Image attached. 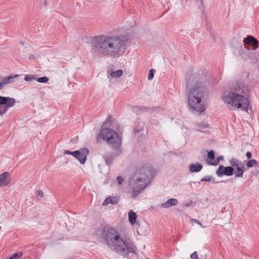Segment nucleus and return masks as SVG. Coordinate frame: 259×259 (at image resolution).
Returning a JSON list of instances; mask_svg holds the SVG:
<instances>
[{
    "mask_svg": "<svg viewBox=\"0 0 259 259\" xmlns=\"http://www.w3.org/2000/svg\"><path fill=\"white\" fill-rule=\"evenodd\" d=\"M49 80L48 77L46 76H43L39 77L37 79V81L40 83H46Z\"/></svg>",
    "mask_w": 259,
    "mask_h": 259,
    "instance_id": "c756f323",
    "label": "nucleus"
},
{
    "mask_svg": "<svg viewBox=\"0 0 259 259\" xmlns=\"http://www.w3.org/2000/svg\"><path fill=\"white\" fill-rule=\"evenodd\" d=\"M128 35H100L91 40V46L96 49H124L130 47L128 40L134 34L132 29L127 30Z\"/></svg>",
    "mask_w": 259,
    "mask_h": 259,
    "instance_id": "39448f33",
    "label": "nucleus"
},
{
    "mask_svg": "<svg viewBox=\"0 0 259 259\" xmlns=\"http://www.w3.org/2000/svg\"><path fill=\"white\" fill-rule=\"evenodd\" d=\"M9 174L7 172H4L0 175V186L8 185L10 182L8 178Z\"/></svg>",
    "mask_w": 259,
    "mask_h": 259,
    "instance_id": "a211bd4d",
    "label": "nucleus"
},
{
    "mask_svg": "<svg viewBox=\"0 0 259 259\" xmlns=\"http://www.w3.org/2000/svg\"><path fill=\"white\" fill-rule=\"evenodd\" d=\"M64 153L65 154H70V155H72L74 157H75V155H77L78 154H77V150L76 151H70L69 150H65V151H64Z\"/></svg>",
    "mask_w": 259,
    "mask_h": 259,
    "instance_id": "7c9ffc66",
    "label": "nucleus"
},
{
    "mask_svg": "<svg viewBox=\"0 0 259 259\" xmlns=\"http://www.w3.org/2000/svg\"><path fill=\"white\" fill-rule=\"evenodd\" d=\"M37 194H38V195H39L40 197H44V193L42 191H41V190L38 191Z\"/></svg>",
    "mask_w": 259,
    "mask_h": 259,
    "instance_id": "ea45409f",
    "label": "nucleus"
},
{
    "mask_svg": "<svg viewBox=\"0 0 259 259\" xmlns=\"http://www.w3.org/2000/svg\"><path fill=\"white\" fill-rule=\"evenodd\" d=\"M107 73L111 76L112 78H118L120 77L122 74L123 71L121 69H119L116 71H110L109 70L108 71Z\"/></svg>",
    "mask_w": 259,
    "mask_h": 259,
    "instance_id": "aec40b11",
    "label": "nucleus"
},
{
    "mask_svg": "<svg viewBox=\"0 0 259 259\" xmlns=\"http://www.w3.org/2000/svg\"><path fill=\"white\" fill-rule=\"evenodd\" d=\"M15 103L14 98L0 96V115L5 114L8 109L14 106Z\"/></svg>",
    "mask_w": 259,
    "mask_h": 259,
    "instance_id": "1a4fd4ad",
    "label": "nucleus"
},
{
    "mask_svg": "<svg viewBox=\"0 0 259 259\" xmlns=\"http://www.w3.org/2000/svg\"><path fill=\"white\" fill-rule=\"evenodd\" d=\"M99 136L106 141L110 146H116L122 145L121 137L113 130L110 128H102Z\"/></svg>",
    "mask_w": 259,
    "mask_h": 259,
    "instance_id": "423d86ee",
    "label": "nucleus"
},
{
    "mask_svg": "<svg viewBox=\"0 0 259 259\" xmlns=\"http://www.w3.org/2000/svg\"><path fill=\"white\" fill-rule=\"evenodd\" d=\"M101 239L109 248L124 257L130 253L137 255L138 249L134 242L130 239H123L117 231L111 227L104 228Z\"/></svg>",
    "mask_w": 259,
    "mask_h": 259,
    "instance_id": "f257e3e1",
    "label": "nucleus"
},
{
    "mask_svg": "<svg viewBox=\"0 0 259 259\" xmlns=\"http://www.w3.org/2000/svg\"><path fill=\"white\" fill-rule=\"evenodd\" d=\"M223 158H224L223 156H219L217 158V159H215L214 160H213V161L207 162L211 165H217L220 163V160H222Z\"/></svg>",
    "mask_w": 259,
    "mask_h": 259,
    "instance_id": "393cba45",
    "label": "nucleus"
},
{
    "mask_svg": "<svg viewBox=\"0 0 259 259\" xmlns=\"http://www.w3.org/2000/svg\"><path fill=\"white\" fill-rule=\"evenodd\" d=\"M255 50H236L234 54L245 60H250L252 63H255L259 60V55H256Z\"/></svg>",
    "mask_w": 259,
    "mask_h": 259,
    "instance_id": "0eeeda50",
    "label": "nucleus"
},
{
    "mask_svg": "<svg viewBox=\"0 0 259 259\" xmlns=\"http://www.w3.org/2000/svg\"><path fill=\"white\" fill-rule=\"evenodd\" d=\"M153 76H154V73H153V70L152 69H150L149 71V72H148V79L149 80L152 79L153 78Z\"/></svg>",
    "mask_w": 259,
    "mask_h": 259,
    "instance_id": "72a5a7b5",
    "label": "nucleus"
},
{
    "mask_svg": "<svg viewBox=\"0 0 259 259\" xmlns=\"http://www.w3.org/2000/svg\"><path fill=\"white\" fill-rule=\"evenodd\" d=\"M246 157L248 158V159H250L251 157V153L250 152L248 151L246 153Z\"/></svg>",
    "mask_w": 259,
    "mask_h": 259,
    "instance_id": "58836bf2",
    "label": "nucleus"
},
{
    "mask_svg": "<svg viewBox=\"0 0 259 259\" xmlns=\"http://www.w3.org/2000/svg\"><path fill=\"white\" fill-rule=\"evenodd\" d=\"M35 78L33 76H31V75H25V76L24 77V80L25 81H32L33 80H35Z\"/></svg>",
    "mask_w": 259,
    "mask_h": 259,
    "instance_id": "2f4dec72",
    "label": "nucleus"
},
{
    "mask_svg": "<svg viewBox=\"0 0 259 259\" xmlns=\"http://www.w3.org/2000/svg\"><path fill=\"white\" fill-rule=\"evenodd\" d=\"M119 196H109L104 201L102 205L105 206L109 204H116L119 202Z\"/></svg>",
    "mask_w": 259,
    "mask_h": 259,
    "instance_id": "dca6fc26",
    "label": "nucleus"
},
{
    "mask_svg": "<svg viewBox=\"0 0 259 259\" xmlns=\"http://www.w3.org/2000/svg\"><path fill=\"white\" fill-rule=\"evenodd\" d=\"M212 180H213V177L210 176H205L201 179V181L210 182Z\"/></svg>",
    "mask_w": 259,
    "mask_h": 259,
    "instance_id": "473e14b6",
    "label": "nucleus"
},
{
    "mask_svg": "<svg viewBox=\"0 0 259 259\" xmlns=\"http://www.w3.org/2000/svg\"><path fill=\"white\" fill-rule=\"evenodd\" d=\"M191 259H198V254L196 251H194L191 254Z\"/></svg>",
    "mask_w": 259,
    "mask_h": 259,
    "instance_id": "f704fd0d",
    "label": "nucleus"
},
{
    "mask_svg": "<svg viewBox=\"0 0 259 259\" xmlns=\"http://www.w3.org/2000/svg\"><path fill=\"white\" fill-rule=\"evenodd\" d=\"M128 220L130 223L132 225H134L136 223L137 216L135 212H134L132 210H131L128 212Z\"/></svg>",
    "mask_w": 259,
    "mask_h": 259,
    "instance_id": "412c9836",
    "label": "nucleus"
},
{
    "mask_svg": "<svg viewBox=\"0 0 259 259\" xmlns=\"http://www.w3.org/2000/svg\"><path fill=\"white\" fill-rule=\"evenodd\" d=\"M207 158L209 159L208 161H213V160H215V155L213 151L211 150L208 152Z\"/></svg>",
    "mask_w": 259,
    "mask_h": 259,
    "instance_id": "cd10ccee",
    "label": "nucleus"
},
{
    "mask_svg": "<svg viewBox=\"0 0 259 259\" xmlns=\"http://www.w3.org/2000/svg\"><path fill=\"white\" fill-rule=\"evenodd\" d=\"M117 180L118 181V183L119 185H121L123 182V179H122V177H121V176H118L117 178Z\"/></svg>",
    "mask_w": 259,
    "mask_h": 259,
    "instance_id": "e433bc0d",
    "label": "nucleus"
},
{
    "mask_svg": "<svg viewBox=\"0 0 259 259\" xmlns=\"http://www.w3.org/2000/svg\"><path fill=\"white\" fill-rule=\"evenodd\" d=\"M110 147L114 151V152L105 154L103 156V158L106 162V163L108 165H111L115 158L119 156L122 153V150L121 148V145Z\"/></svg>",
    "mask_w": 259,
    "mask_h": 259,
    "instance_id": "6e6552de",
    "label": "nucleus"
},
{
    "mask_svg": "<svg viewBox=\"0 0 259 259\" xmlns=\"http://www.w3.org/2000/svg\"><path fill=\"white\" fill-rule=\"evenodd\" d=\"M258 164V162L255 159H251L247 161L246 166L248 168H250L253 166H256Z\"/></svg>",
    "mask_w": 259,
    "mask_h": 259,
    "instance_id": "a878e982",
    "label": "nucleus"
},
{
    "mask_svg": "<svg viewBox=\"0 0 259 259\" xmlns=\"http://www.w3.org/2000/svg\"><path fill=\"white\" fill-rule=\"evenodd\" d=\"M77 155L75 156L81 164H84L87 160V157L89 153V150L87 148H82L80 150H77Z\"/></svg>",
    "mask_w": 259,
    "mask_h": 259,
    "instance_id": "f8f14e48",
    "label": "nucleus"
},
{
    "mask_svg": "<svg viewBox=\"0 0 259 259\" xmlns=\"http://www.w3.org/2000/svg\"><path fill=\"white\" fill-rule=\"evenodd\" d=\"M243 42L244 46H251L253 49H257L259 47V41L252 35H247L244 38Z\"/></svg>",
    "mask_w": 259,
    "mask_h": 259,
    "instance_id": "9b49d317",
    "label": "nucleus"
},
{
    "mask_svg": "<svg viewBox=\"0 0 259 259\" xmlns=\"http://www.w3.org/2000/svg\"><path fill=\"white\" fill-rule=\"evenodd\" d=\"M234 172V168L232 166H228L224 167L223 165H220L216 171V175L218 177H222L224 175L227 176H232Z\"/></svg>",
    "mask_w": 259,
    "mask_h": 259,
    "instance_id": "9d476101",
    "label": "nucleus"
},
{
    "mask_svg": "<svg viewBox=\"0 0 259 259\" xmlns=\"http://www.w3.org/2000/svg\"><path fill=\"white\" fill-rule=\"evenodd\" d=\"M149 231V225L146 222L139 224L137 229V233L141 235H146Z\"/></svg>",
    "mask_w": 259,
    "mask_h": 259,
    "instance_id": "4468645a",
    "label": "nucleus"
},
{
    "mask_svg": "<svg viewBox=\"0 0 259 259\" xmlns=\"http://www.w3.org/2000/svg\"><path fill=\"white\" fill-rule=\"evenodd\" d=\"M195 128L199 132L206 133L209 130L210 127L208 122L202 121L197 122L195 124Z\"/></svg>",
    "mask_w": 259,
    "mask_h": 259,
    "instance_id": "2eb2a0df",
    "label": "nucleus"
},
{
    "mask_svg": "<svg viewBox=\"0 0 259 259\" xmlns=\"http://www.w3.org/2000/svg\"><path fill=\"white\" fill-rule=\"evenodd\" d=\"M196 1L199 9L201 10L202 15H204V9L201 7L203 6V0H196Z\"/></svg>",
    "mask_w": 259,
    "mask_h": 259,
    "instance_id": "c85d7f7f",
    "label": "nucleus"
},
{
    "mask_svg": "<svg viewBox=\"0 0 259 259\" xmlns=\"http://www.w3.org/2000/svg\"><path fill=\"white\" fill-rule=\"evenodd\" d=\"M155 171L150 165L139 167L130 181L128 194L131 198L138 197L153 180Z\"/></svg>",
    "mask_w": 259,
    "mask_h": 259,
    "instance_id": "7ed1b4c3",
    "label": "nucleus"
},
{
    "mask_svg": "<svg viewBox=\"0 0 259 259\" xmlns=\"http://www.w3.org/2000/svg\"><path fill=\"white\" fill-rule=\"evenodd\" d=\"M191 202H192V201H191L190 202H189V203H186V204H185V206H190L191 205Z\"/></svg>",
    "mask_w": 259,
    "mask_h": 259,
    "instance_id": "a19ab883",
    "label": "nucleus"
},
{
    "mask_svg": "<svg viewBox=\"0 0 259 259\" xmlns=\"http://www.w3.org/2000/svg\"><path fill=\"white\" fill-rule=\"evenodd\" d=\"M193 221L197 223L198 225H200L202 228H204V227L202 226V224L198 220L194 219Z\"/></svg>",
    "mask_w": 259,
    "mask_h": 259,
    "instance_id": "4c0bfd02",
    "label": "nucleus"
},
{
    "mask_svg": "<svg viewBox=\"0 0 259 259\" xmlns=\"http://www.w3.org/2000/svg\"><path fill=\"white\" fill-rule=\"evenodd\" d=\"M26 43V42L25 41H21L20 42V44H22L24 46V44Z\"/></svg>",
    "mask_w": 259,
    "mask_h": 259,
    "instance_id": "79ce46f5",
    "label": "nucleus"
},
{
    "mask_svg": "<svg viewBox=\"0 0 259 259\" xmlns=\"http://www.w3.org/2000/svg\"><path fill=\"white\" fill-rule=\"evenodd\" d=\"M18 76V75L8 77L0 76V90H2L7 84L13 82L14 78Z\"/></svg>",
    "mask_w": 259,
    "mask_h": 259,
    "instance_id": "ddd939ff",
    "label": "nucleus"
},
{
    "mask_svg": "<svg viewBox=\"0 0 259 259\" xmlns=\"http://www.w3.org/2000/svg\"><path fill=\"white\" fill-rule=\"evenodd\" d=\"M249 89L244 83H239L229 91L226 92L222 99L229 109L231 110H238L248 112L251 108L248 100Z\"/></svg>",
    "mask_w": 259,
    "mask_h": 259,
    "instance_id": "f03ea898",
    "label": "nucleus"
},
{
    "mask_svg": "<svg viewBox=\"0 0 259 259\" xmlns=\"http://www.w3.org/2000/svg\"><path fill=\"white\" fill-rule=\"evenodd\" d=\"M202 165L199 163H192L189 165V170L191 173L198 172L202 169Z\"/></svg>",
    "mask_w": 259,
    "mask_h": 259,
    "instance_id": "6ab92c4d",
    "label": "nucleus"
},
{
    "mask_svg": "<svg viewBox=\"0 0 259 259\" xmlns=\"http://www.w3.org/2000/svg\"><path fill=\"white\" fill-rule=\"evenodd\" d=\"M234 174L235 175V177L242 178L243 176L244 169L242 167L237 166V167H236V170L235 171Z\"/></svg>",
    "mask_w": 259,
    "mask_h": 259,
    "instance_id": "5701e85b",
    "label": "nucleus"
},
{
    "mask_svg": "<svg viewBox=\"0 0 259 259\" xmlns=\"http://www.w3.org/2000/svg\"><path fill=\"white\" fill-rule=\"evenodd\" d=\"M39 57V55H30L29 57V59H35L36 58H38Z\"/></svg>",
    "mask_w": 259,
    "mask_h": 259,
    "instance_id": "c9c22d12",
    "label": "nucleus"
},
{
    "mask_svg": "<svg viewBox=\"0 0 259 259\" xmlns=\"http://www.w3.org/2000/svg\"><path fill=\"white\" fill-rule=\"evenodd\" d=\"M198 78V75L196 73L189 72L186 75L187 90L190 85L193 82H195V87L188 91V100L191 108L197 112H202L205 109L202 103V100L207 95V92L205 86L203 83L197 81Z\"/></svg>",
    "mask_w": 259,
    "mask_h": 259,
    "instance_id": "20e7f679",
    "label": "nucleus"
},
{
    "mask_svg": "<svg viewBox=\"0 0 259 259\" xmlns=\"http://www.w3.org/2000/svg\"><path fill=\"white\" fill-rule=\"evenodd\" d=\"M111 52L110 56L114 58L119 57L124 52L123 50H112Z\"/></svg>",
    "mask_w": 259,
    "mask_h": 259,
    "instance_id": "4be33fe9",
    "label": "nucleus"
},
{
    "mask_svg": "<svg viewBox=\"0 0 259 259\" xmlns=\"http://www.w3.org/2000/svg\"><path fill=\"white\" fill-rule=\"evenodd\" d=\"M178 204V201L175 198H170L168 199L166 202L162 203L160 205V207L163 208H168L171 206H176Z\"/></svg>",
    "mask_w": 259,
    "mask_h": 259,
    "instance_id": "f3484780",
    "label": "nucleus"
},
{
    "mask_svg": "<svg viewBox=\"0 0 259 259\" xmlns=\"http://www.w3.org/2000/svg\"><path fill=\"white\" fill-rule=\"evenodd\" d=\"M230 164L231 165V166L237 167V166H239L238 163L239 161L237 159L232 158L229 161Z\"/></svg>",
    "mask_w": 259,
    "mask_h": 259,
    "instance_id": "bb28decb",
    "label": "nucleus"
},
{
    "mask_svg": "<svg viewBox=\"0 0 259 259\" xmlns=\"http://www.w3.org/2000/svg\"><path fill=\"white\" fill-rule=\"evenodd\" d=\"M111 50H98L97 53L101 56H110Z\"/></svg>",
    "mask_w": 259,
    "mask_h": 259,
    "instance_id": "b1692460",
    "label": "nucleus"
}]
</instances>
